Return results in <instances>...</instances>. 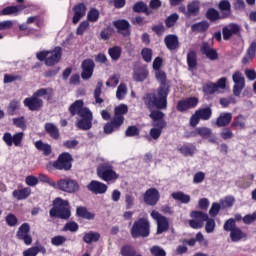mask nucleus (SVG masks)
Segmentation results:
<instances>
[{
	"label": "nucleus",
	"mask_w": 256,
	"mask_h": 256,
	"mask_svg": "<svg viewBox=\"0 0 256 256\" xmlns=\"http://www.w3.org/2000/svg\"><path fill=\"white\" fill-rule=\"evenodd\" d=\"M151 217H152V219H155L157 221V225H158L157 233L158 234L165 233V231H167V229H169V222L167 221V218H165V216L161 215L157 211H152Z\"/></svg>",
	"instance_id": "nucleus-16"
},
{
	"label": "nucleus",
	"mask_w": 256,
	"mask_h": 256,
	"mask_svg": "<svg viewBox=\"0 0 256 256\" xmlns=\"http://www.w3.org/2000/svg\"><path fill=\"white\" fill-rule=\"evenodd\" d=\"M227 78H220L216 83L208 82L203 86V91L206 95H213L217 93L219 89H225L227 87Z\"/></svg>",
	"instance_id": "nucleus-13"
},
{
	"label": "nucleus",
	"mask_w": 256,
	"mask_h": 256,
	"mask_svg": "<svg viewBox=\"0 0 256 256\" xmlns=\"http://www.w3.org/2000/svg\"><path fill=\"white\" fill-rule=\"evenodd\" d=\"M199 13V2L194 1L187 5V15H196Z\"/></svg>",
	"instance_id": "nucleus-45"
},
{
	"label": "nucleus",
	"mask_w": 256,
	"mask_h": 256,
	"mask_svg": "<svg viewBox=\"0 0 256 256\" xmlns=\"http://www.w3.org/2000/svg\"><path fill=\"white\" fill-rule=\"evenodd\" d=\"M148 77H149V70H147V67L142 66L134 70L133 79L136 82L139 83V82L145 81V79H147Z\"/></svg>",
	"instance_id": "nucleus-24"
},
{
	"label": "nucleus",
	"mask_w": 256,
	"mask_h": 256,
	"mask_svg": "<svg viewBox=\"0 0 256 256\" xmlns=\"http://www.w3.org/2000/svg\"><path fill=\"white\" fill-rule=\"evenodd\" d=\"M256 53V42H252L247 50L246 56L243 58L242 62L247 64L248 61L254 58Z\"/></svg>",
	"instance_id": "nucleus-36"
},
{
	"label": "nucleus",
	"mask_w": 256,
	"mask_h": 256,
	"mask_svg": "<svg viewBox=\"0 0 256 256\" xmlns=\"http://www.w3.org/2000/svg\"><path fill=\"white\" fill-rule=\"evenodd\" d=\"M99 239H101V234H99V232H93V231H90L84 234V237H83L84 243H87L88 245H91V243H97Z\"/></svg>",
	"instance_id": "nucleus-28"
},
{
	"label": "nucleus",
	"mask_w": 256,
	"mask_h": 256,
	"mask_svg": "<svg viewBox=\"0 0 256 256\" xmlns=\"http://www.w3.org/2000/svg\"><path fill=\"white\" fill-rule=\"evenodd\" d=\"M76 215H78V217H82L83 219H95V214L87 211V208L81 206L76 209Z\"/></svg>",
	"instance_id": "nucleus-33"
},
{
	"label": "nucleus",
	"mask_w": 256,
	"mask_h": 256,
	"mask_svg": "<svg viewBox=\"0 0 256 256\" xmlns=\"http://www.w3.org/2000/svg\"><path fill=\"white\" fill-rule=\"evenodd\" d=\"M201 52L203 53V55H206V57L210 59V61H217L219 57L217 55V51L211 48V46L207 42H203Z\"/></svg>",
	"instance_id": "nucleus-23"
},
{
	"label": "nucleus",
	"mask_w": 256,
	"mask_h": 256,
	"mask_svg": "<svg viewBox=\"0 0 256 256\" xmlns=\"http://www.w3.org/2000/svg\"><path fill=\"white\" fill-rule=\"evenodd\" d=\"M122 49L119 46H113L109 48L108 55L111 57L112 61H119L121 59Z\"/></svg>",
	"instance_id": "nucleus-32"
},
{
	"label": "nucleus",
	"mask_w": 256,
	"mask_h": 256,
	"mask_svg": "<svg viewBox=\"0 0 256 256\" xmlns=\"http://www.w3.org/2000/svg\"><path fill=\"white\" fill-rule=\"evenodd\" d=\"M232 119H233V115L231 113L229 112L222 113L216 120V125L218 127H227V125L231 123Z\"/></svg>",
	"instance_id": "nucleus-27"
},
{
	"label": "nucleus",
	"mask_w": 256,
	"mask_h": 256,
	"mask_svg": "<svg viewBox=\"0 0 256 256\" xmlns=\"http://www.w3.org/2000/svg\"><path fill=\"white\" fill-rule=\"evenodd\" d=\"M5 221L9 227H17L18 220L15 214H8L5 218Z\"/></svg>",
	"instance_id": "nucleus-54"
},
{
	"label": "nucleus",
	"mask_w": 256,
	"mask_h": 256,
	"mask_svg": "<svg viewBox=\"0 0 256 256\" xmlns=\"http://www.w3.org/2000/svg\"><path fill=\"white\" fill-rule=\"evenodd\" d=\"M102 87H103V82H98L94 90V99L96 103H103V99L101 98Z\"/></svg>",
	"instance_id": "nucleus-47"
},
{
	"label": "nucleus",
	"mask_w": 256,
	"mask_h": 256,
	"mask_svg": "<svg viewBox=\"0 0 256 256\" xmlns=\"http://www.w3.org/2000/svg\"><path fill=\"white\" fill-rule=\"evenodd\" d=\"M232 127H239V129H245V117L239 115L232 123Z\"/></svg>",
	"instance_id": "nucleus-52"
},
{
	"label": "nucleus",
	"mask_w": 256,
	"mask_h": 256,
	"mask_svg": "<svg viewBox=\"0 0 256 256\" xmlns=\"http://www.w3.org/2000/svg\"><path fill=\"white\" fill-rule=\"evenodd\" d=\"M87 189L91 191V193H94L95 195H104V193H107L108 187L105 183H102L97 180H92L88 185Z\"/></svg>",
	"instance_id": "nucleus-19"
},
{
	"label": "nucleus",
	"mask_w": 256,
	"mask_h": 256,
	"mask_svg": "<svg viewBox=\"0 0 256 256\" xmlns=\"http://www.w3.org/2000/svg\"><path fill=\"white\" fill-rule=\"evenodd\" d=\"M155 77L159 81L160 86L157 92L154 94H147L144 98L145 105L151 109L157 107V109L167 108V96L169 95V83L167 82V74L162 70H155Z\"/></svg>",
	"instance_id": "nucleus-1"
},
{
	"label": "nucleus",
	"mask_w": 256,
	"mask_h": 256,
	"mask_svg": "<svg viewBox=\"0 0 256 256\" xmlns=\"http://www.w3.org/2000/svg\"><path fill=\"white\" fill-rule=\"evenodd\" d=\"M114 27L117 28L118 33L123 35V37H129L131 35V30H129L130 24L127 20H116L113 22Z\"/></svg>",
	"instance_id": "nucleus-22"
},
{
	"label": "nucleus",
	"mask_w": 256,
	"mask_h": 256,
	"mask_svg": "<svg viewBox=\"0 0 256 256\" xmlns=\"http://www.w3.org/2000/svg\"><path fill=\"white\" fill-rule=\"evenodd\" d=\"M84 103L83 100H76L73 104H71V106L69 107V111L71 113V115H79V111L83 110V109H87L85 107H83Z\"/></svg>",
	"instance_id": "nucleus-31"
},
{
	"label": "nucleus",
	"mask_w": 256,
	"mask_h": 256,
	"mask_svg": "<svg viewBox=\"0 0 256 256\" xmlns=\"http://www.w3.org/2000/svg\"><path fill=\"white\" fill-rule=\"evenodd\" d=\"M13 124L16 127H19V129H27V124L25 123V118L24 117H19V118H14L13 119Z\"/></svg>",
	"instance_id": "nucleus-58"
},
{
	"label": "nucleus",
	"mask_w": 256,
	"mask_h": 256,
	"mask_svg": "<svg viewBox=\"0 0 256 256\" xmlns=\"http://www.w3.org/2000/svg\"><path fill=\"white\" fill-rule=\"evenodd\" d=\"M121 255L122 256H134L135 250L131 246H124L121 248Z\"/></svg>",
	"instance_id": "nucleus-61"
},
{
	"label": "nucleus",
	"mask_w": 256,
	"mask_h": 256,
	"mask_svg": "<svg viewBox=\"0 0 256 256\" xmlns=\"http://www.w3.org/2000/svg\"><path fill=\"white\" fill-rule=\"evenodd\" d=\"M128 91H129V89L127 88V85L124 83H121L116 90V98L119 101H123V99H125V97H127Z\"/></svg>",
	"instance_id": "nucleus-34"
},
{
	"label": "nucleus",
	"mask_w": 256,
	"mask_h": 256,
	"mask_svg": "<svg viewBox=\"0 0 256 256\" xmlns=\"http://www.w3.org/2000/svg\"><path fill=\"white\" fill-rule=\"evenodd\" d=\"M159 197V191L155 188H150L144 193V203L147 205H157Z\"/></svg>",
	"instance_id": "nucleus-20"
},
{
	"label": "nucleus",
	"mask_w": 256,
	"mask_h": 256,
	"mask_svg": "<svg viewBox=\"0 0 256 256\" xmlns=\"http://www.w3.org/2000/svg\"><path fill=\"white\" fill-rule=\"evenodd\" d=\"M232 81L234 83L233 94L236 97H239V95H241V91L245 89V77L240 71H236L232 75Z\"/></svg>",
	"instance_id": "nucleus-12"
},
{
	"label": "nucleus",
	"mask_w": 256,
	"mask_h": 256,
	"mask_svg": "<svg viewBox=\"0 0 256 256\" xmlns=\"http://www.w3.org/2000/svg\"><path fill=\"white\" fill-rule=\"evenodd\" d=\"M97 175L106 183H115L116 179H119V174L113 170V166L109 163L101 164L97 169Z\"/></svg>",
	"instance_id": "nucleus-5"
},
{
	"label": "nucleus",
	"mask_w": 256,
	"mask_h": 256,
	"mask_svg": "<svg viewBox=\"0 0 256 256\" xmlns=\"http://www.w3.org/2000/svg\"><path fill=\"white\" fill-rule=\"evenodd\" d=\"M38 61H45L47 67H53L61 61V48L57 47L52 51H42L36 54Z\"/></svg>",
	"instance_id": "nucleus-4"
},
{
	"label": "nucleus",
	"mask_w": 256,
	"mask_h": 256,
	"mask_svg": "<svg viewBox=\"0 0 256 256\" xmlns=\"http://www.w3.org/2000/svg\"><path fill=\"white\" fill-rule=\"evenodd\" d=\"M209 29L208 22H200L197 24L192 25V31H198L199 33H203Z\"/></svg>",
	"instance_id": "nucleus-48"
},
{
	"label": "nucleus",
	"mask_w": 256,
	"mask_h": 256,
	"mask_svg": "<svg viewBox=\"0 0 256 256\" xmlns=\"http://www.w3.org/2000/svg\"><path fill=\"white\" fill-rule=\"evenodd\" d=\"M31 228L27 223L22 224L16 234L17 239L24 241L25 245H31L33 243V238L29 235Z\"/></svg>",
	"instance_id": "nucleus-17"
},
{
	"label": "nucleus",
	"mask_w": 256,
	"mask_h": 256,
	"mask_svg": "<svg viewBox=\"0 0 256 256\" xmlns=\"http://www.w3.org/2000/svg\"><path fill=\"white\" fill-rule=\"evenodd\" d=\"M95 63L92 60H84L82 63V74L81 77L84 80L91 79L93 77V69Z\"/></svg>",
	"instance_id": "nucleus-21"
},
{
	"label": "nucleus",
	"mask_w": 256,
	"mask_h": 256,
	"mask_svg": "<svg viewBox=\"0 0 256 256\" xmlns=\"http://www.w3.org/2000/svg\"><path fill=\"white\" fill-rule=\"evenodd\" d=\"M150 251L154 256H165V250L159 246H153Z\"/></svg>",
	"instance_id": "nucleus-63"
},
{
	"label": "nucleus",
	"mask_w": 256,
	"mask_h": 256,
	"mask_svg": "<svg viewBox=\"0 0 256 256\" xmlns=\"http://www.w3.org/2000/svg\"><path fill=\"white\" fill-rule=\"evenodd\" d=\"M50 217H59L60 219H69L71 210H69V201L61 198L54 200V207L50 210Z\"/></svg>",
	"instance_id": "nucleus-3"
},
{
	"label": "nucleus",
	"mask_w": 256,
	"mask_h": 256,
	"mask_svg": "<svg viewBox=\"0 0 256 256\" xmlns=\"http://www.w3.org/2000/svg\"><path fill=\"white\" fill-rule=\"evenodd\" d=\"M22 10L23 8L21 6H10L2 10V15H15Z\"/></svg>",
	"instance_id": "nucleus-46"
},
{
	"label": "nucleus",
	"mask_w": 256,
	"mask_h": 256,
	"mask_svg": "<svg viewBox=\"0 0 256 256\" xmlns=\"http://www.w3.org/2000/svg\"><path fill=\"white\" fill-rule=\"evenodd\" d=\"M125 205L126 209H133L135 206V196L133 194L125 195Z\"/></svg>",
	"instance_id": "nucleus-53"
},
{
	"label": "nucleus",
	"mask_w": 256,
	"mask_h": 256,
	"mask_svg": "<svg viewBox=\"0 0 256 256\" xmlns=\"http://www.w3.org/2000/svg\"><path fill=\"white\" fill-rule=\"evenodd\" d=\"M14 81H21V76L20 75H15V74H5L4 75V80L3 83H14Z\"/></svg>",
	"instance_id": "nucleus-55"
},
{
	"label": "nucleus",
	"mask_w": 256,
	"mask_h": 256,
	"mask_svg": "<svg viewBox=\"0 0 256 256\" xmlns=\"http://www.w3.org/2000/svg\"><path fill=\"white\" fill-rule=\"evenodd\" d=\"M206 15L210 19V21H217V19H221V16H219V12L215 9H209Z\"/></svg>",
	"instance_id": "nucleus-60"
},
{
	"label": "nucleus",
	"mask_w": 256,
	"mask_h": 256,
	"mask_svg": "<svg viewBox=\"0 0 256 256\" xmlns=\"http://www.w3.org/2000/svg\"><path fill=\"white\" fill-rule=\"evenodd\" d=\"M57 188L60 191H64V193H77L79 191V183L71 178L60 179L57 182Z\"/></svg>",
	"instance_id": "nucleus-9"
},
{
	"label": "nucleus",
	"mask_w": 256,
	"mask_h": 256,
	"mask_svg": "<svg viewBox=\"0 0 256 256\" xmlns=\"http://www.w3.org/2000/svg\"><path fill=\"white\" fill-rule=\"evenodd\" d=\"M35 147L38 151H42L44 155H51V145L43 143V141H36Z\"/></svg>",
	"instance_id": "nucleus-38"
},
{
	"label": "nucleus",
	"mask_w": 256,
	"mask_h": 256,
	"mask_svg": "<svg viewBox=\"0 0 256 256\" xmlns=\"http://www.w3.org/2000/svg\"><path fill=\"white\" fill-rule=\"evenodd\" d=\"M199 103V99L197 97H189L184 100H180L177 104V109L181 113L184 111H189V109H195Z\"/></svg>",
	"instance_id": "nucleus-15"
},
{
	"label": "nucleus",
	"mask_w": 256,
	"mask_h": 256,
	"mask_svg": "<svg viewBox=\"0 0 256 256\" xmlns=\"http://www.w3.org/2000/svg\"><path fill=\"white\" fill-rule=\"evenodd\" d=\"M205 231L206 233H213L215 231V220L213 218H209L207 215Z\"/></svg>",
	"instance_id": "nucleus-50"
},
{
	"label": "nucleus",
	"mask_w": 256,
	"mask_h": 256,
	"mask_svg": "<svg viewBox=\"0 0 256 256\" xmlns=\"http://www.w3.org/2000/svg\"><path fill=\"white\" fill-rule=\"evenodd\" d=\"M244 237L245 233H243V231H241V229L239 228H234L230 232V238L234 242L241 241V239H243Z\"/></svg>",
	"instance_id": "nucleus-41"
},
{
	"label": "nucleus",
	"mask_w": 256,
	"mask_h": 256,
	"mask_svg": "<svg viewBox=\"0 0 256 256\" xmlns=\"http://www.w3.org/2000/svg\"><path fill=\"white\" fill-rule=\"evenodd\" d=\"M220 137L224 139V141L233 139V131H231L229 128H224L220 133Z\"/></svg>",
	"instance_id": "nucleus-59"
},
{
	"label": "nucleus",
	"mask_w": 256,
	"mask_h": 256,
	"mask_svg": "<svg viewBox=\"0 0 256 256\" xmlns=\"http://www.w3.org/2000/svg\"><path fill=\"white\" fill-rule=\"evenodd\" d=\"M37 255H38L37 247L28 248L23 252V256H37Z\"/></svg>",
	"instance_id": "nucleus-64"
},
{
	"label": "nucleus",
	"mask_w": 256,
	"mask_h": 256,
	"mask_svg": "<svg viewBox=\"0 0 256 256\" xmlns=\"http://www.w3.org/2000/svg\"><path fill=\"white\" fill-rule=\"evenodd\" d=\"M129 112V107L127 104H120L114 109V123L117 125H123V121H125V117L123 115H127Z\"/></svg>",
	"instance_id": "nucleus-18"
},
{
	"label": "nucleus",
	"mask_w": 256,
	"mask_h": 256,
	"mask_svg": "<svg viewBox=\"0 0 256 256\" xmlns=\"http://www.w3.org/2000/svg\"><path fill=\"white\" fill-rule=\"evenodd\" d=\"M172 199H175L176 201H180V203L187 204L191 201V196L183 192H174L172 193Z\"/></svg>",
	"instance_id": "nucleus-35"
},
{
	"label": "nucleus",
	"mask_w": 256,
	"mask_h": 256,
	"mask_svg": "<svg viewBox=\"0 0 256 256\" xmlns=\"http://www.w3.org/2000/svg\"><path fill=\"white\" fill-rule=\"evenodd\" d=\"M219 9L222 11L224 17H229L231 15V3H229V1H221L219 3Z\"/></svg>",
	"instance_id": "nucleus-39"
},
{
	"label": "nucleus",
	"mask_w": 256,
	"mask_h": 256,
	"mask_svg": "<svg viewBox=\"0 0 256 256\" xmlns=\"http://www.w3.org/2000/svg\"><path fill=\"white\" fill-rule=\"evenodd\" d=\"M121 125L122 124H117V122H115V119H112L111 123H108L104 126V133L110 135V133H113V131H117V129H119Z\"/></svg>",
	"instance_id": "nucleus-44"
},
{
	"label": "nucleus",
	"mask_w": 256,
	"mask_h": 256,
	"mask_svg": "<svg viewBox=\"0 0 256 256\" xmlns=\"http://www.w3.org/2000/svg\"><path fill=\"white\" fill-rule=\"evenodd\" d=\"M165 45L170 51H175L179 49V38L175 35H168L164 38Z\"/></svg>",
	"instance_id": "nucleus-26"
},
{
	"label": "nucleus",
	"mask_w": 256,
	"mask_h": 256,
	"mask_svg": "<svg viewBox=\"0 0 256 256\" xmlns=\"http://www.w3.org/2000/svg\"><path fill=\"white\" fill-rule=\"evenodd\" d=\"M66 241H67V238L61 235L51 238V243L55 247H60V245H63Z\"/></svg>",
	"instance_id": "nucleus-56"
},
{
	"label": "nucleus",
	"mask_w": 256,
	"mask_h": 256,
	"mask_svg": "<svg viewBox=\"0 0 256 256\" xmlns=\"http://www.w3.org/2000/svg\"><path fill=\"white\" fill-rule=\"evenodd\" d=\"M194 135H200V137H203L204 139H209V137L213 135V130L207 127H198L196 128Z\"/></svg>",
	"instance_id": "nucleus-37"
},
{
	"label": "nucleus",
	"mask_w": 256,
	"mask_h": 256,
	"mask_svg": "<svg viewBox=\"0 0 256 256\" xmlns=\"http://www.w3.org/2000/svg\"><path fill=\"white\" fill-rule=\"evenodd\" d=\"M142 58L144 59V61H146V63H151L152 59H153V51L149 48H144L142 49Z\"/></svg>",
	"instance_id": "nucleus-51"
},
{
	"label": "nucleus",
	"mask_w": 256,
	"mask_h": 256,
	"mask_svg": "<svg viewBox=\"0 0 256 256\" xmlns=\"http://www.w3.org/2000/svg\"><path fill=\"white\" fill-rule=\"evenodd\" d=\"M211 115H213L211 108H201L196 110L190 118L191 127H197L201 119L202 121H209V119H211Z\"/></svg>",
	"instance_id": "nucleus-8"
},
{
	"label": "nucleus",
	"mask_w": 256,
	"mask_h": 256,
	"mask_svg": "<svg viewBox=\"0 0 256 256\" xmlns=\"http://www.w3.org/2000/svg\"><path fill=\"white\" fill-rule=\"evenodd\" d=\"M71 161H73L71 154L63 153L59 156L58 160L52 164V167L59 171H69L71 169Z\"/></svg>",
	"instance_id": "nucleus-10"
},
{
	"label": "nucleus",
	"mask_w": 256,
	"mask_h": 256,
	"mask_svg": "<svg viewBox=\"0 0 256 256\" xmlns=\"http://www.w3.org/2000/svg\"><path fill=\"white\" fill-rule=\"evenodd\" d=\"M233 229H237L235 226V220L229 219L224 224V231H230V233L233 231Z\"/></svg>",
	"instance_id": "nucleus-62"
},
{
	"label": "nucleus",
	"mask_w": 256,
	"mask_h": 256,
	"mask_svg": "<svg viewBox=\"0 0 256 256\" xmlns=\"http://www.w3.org/2000/svg\"><path fill=\"white\" fill-rule=\"evenodd\" d=\"M63 231H71L72 233H75L79 231V224L76 222H68L65 224Z\"/></svg>",
	"instance_id": "nucleus-57"
},
{
	"label": "nucleus",
	"mask_w": 256,
	"mask_h": 256,
	"mask_svg": "<svg viewBox=\"0 0 256 256\" xmlns=\"http://www.w3.org/2000/svg\"><path fill=\"white\" fill-rule=\"evenodd\" d=\"M187 63L189 69H195L197 67V54L195 51H190L187 55Z\"/></svg>",
	"instance_id": "nucleus-42"
},
{
	"label": "nucleus",
	"mask_w": 256,
	"mask_h": 256,
	"mask_svg": "<svg viewBox=\"0 0 256 256\" xmlns=\"http://www.w3.org/2000/svg\"><path fill=\"white\" fill-rule=\"evenodd\" d=\"M23 137H25V133L18 132L14 135H12L9 132L4 133L2 139L4 143L7 145V147H20L21 143L23 142Z\"/></svg>",
	"instance_id": "nucleus-11"
},
{
	"label": "nucleus",
	"mask_w": 256,
	"mask_h": 256,
	"mask_svg": "<svg viewBox=\"0 0 256 256\" xmlns=\"http://www.w3.org/2000/svg\"><path fill=\"white\" fill-rule=\"evenodd\" d=\"M30 195H31V188H28V187L21 190L13 191V197H15V199H18V201L27 199V197H29Z\"/></svg>",
	"instance_id": "nucleus-29"
},
{
	"label": "nucleus",
	"mask_w": 256,
	"mask_h": 256,
	"mask_svg": "<svg viewBox=\"0 0 256 256\" xmlns=\"http://www.w3.org/2000/svg\"><path fill=\"white\" fill-rule=\"evenodd\" d=\"M87 12V8L84 4H79L74 7V17H73V23L74 25H77L79 21H81V18L85 17V13Z\"/></svg>",
	"instance_id": "nucleus-25"
},
{
	"label": "nucleus",
	"mask_w": 256,
	"mask_h": 256,
	"mask_svg": "<svg viewBox=\"0 0 256 256\" xmlns=\"http://www.w3.org/2000/svg\"><path fill=\"white\" fill-rule=\"evenodd\" d=\"M45 131L49 133L52 139H59V129L53 123H46L45 124Z\"/></svg>",
	"instance_id": "nucleus-30"
},
{
	"label": "nucleus",
	"mask_w": 256,
	"mask_h": 256,
	"mask_svg": "<svg viewBox=\"0 0 256 256\" xmlns=\"http://www.w3.org/2000/svg\"><path fill=\"white\" fill-rule=\"evenodd\" d=\"M192 220L189 221L190 227L192 229H201L203 228V224L205 223V220L207 219V214L201 212V211H193L191 213Z\"/></svg>",
	"instance_id": "nucleus-14"
},
{
	"label": "nucleus",
	"mask_w": 256,
	"mask_h": 256,
	"mask_svg": "<svg viewBox=\"0 0 256 256\" xmlns=\"http://www.w3.org/2000/svg\"><path fill=\"white\" fill-rule=\"evenodd\" d=\"M80 120L77 122L78 129H82V131H89L91 127H93V113L89 108H83L79 111Z\"/></svg>",
	"instance_id": "nucleus-6"
},
{
	"label": "nucleus",
	"mask_w": 256,
	"mask_h": 256,
	"mask_svg": "<svg viewBox=\"0 0 256 256\" xmlns=\"http://www.w3.org/2000/svg\"><path fill=\"white\" fill-rule=\"evenodd\" d=\"M178 151H179V153L184 155V157H193V155L195 153V147L184 145V146L178 148Z\"/></svg>",
	"instance_id": "nucleus-43"
},
{
	"label": "nucleus",
	"mask_w": 256,
	"mask_h": 256,
	"mask_svg": "<svg viewBox=\"0 0 256 256\" xmlns=\"http://www.w3.org/2000/svg\"><path fill=\"white\" fill-rule=\"evenodd\" d=\"M53 96L52 88H40L32 96L24 99V105L29 111H40L43 108V99H51ZM43 97V99H41Z\"/></svg>",
	"instance_id": "nucleus-2"
},
{
	"label": "nucleus",
	"mask_w": 256,
	"mask_h": 256,
	"mask_svg": "<svg viewBox=\"0 0 256 256\" xmlns=\"http://www.w3.org/2000/svg\"><path fill=\"white\" fill-rule=\"evenodd\" d=\"M132 237H149V221L144 218L134 222L131 229Z\"/></svg>",
	"instance_id": "nucleus-7"
},
{
	"label": "nucleus",
	"mask_w": 256,
	"mask_h": 256,
	"mask_svg": "<svg viewBox=\"0 0 256 256\" xmlns=\"http://www.w3.org/2000/svg\"><path fill=\"white\" fill-rule=\"evenodd\" d=\"M133 11L135 13H145V15H149L151 11H149V8L147 7V4L144 2H138L134 4Z\"/></svg>",
	"instance_id": "nucleus-40"
},
{
	"label": "nucleus",
	"mask_w": 256,
	"mask_h": 256,
	"mask_svg": "<svg viewBox=\"0 0 256 256\" xmlns=\"http://www.w3.org/2000/svg\"><path fill=\"white\" fill-rule=\"evenodd\" d=\"M177 21H179V14L177 13L171 14L170 16L167 17L165 21L166 27L168 28L174 27Z\"/></svg>",
	"instance_id": "nucleus-49"
}]
</instances>
